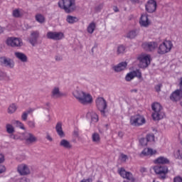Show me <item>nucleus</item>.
I'll return each instance as SVG.
<instances>
[{"mask_svg":"<svg viewBox=\"0 0 182 182\" xmlns=\"http://www.w3.org/2000/svg\"><path fill=\"white\" fill-rule=\"evenodd\" d=\"M6 171V168L4 165H0V174H2V173H5Z\"/></svg>","mask_w":182,"mask_h":182,"instance_id":"obj_46","label":"nucleus"},{"mask_svg":"<svg viewBox=\"0 0 182 182\" xmlns=\"http://www.w3.org/2000/svg\"><path fill=\"white\" fill-rule=\"evenodd\" d=\"M28 112H23L22 115H21V119L23 121V122H26L28 120Z\"/></svg>","mask_w":182,"mask_h":182,"instance_id":"obj_41","label":"nucleus"},{"mask_svg":"<svg viewBox=\"0 0 182 182\" xmlns=\"http://www.w3.org/2000/svg\"><path fill=\"white\" fill-rule=\"evenodd\" d=\"M144 123H146V119L142 115L136 114L130 118V124H132V126H141V124H144Z\"/></svg>","mask_w":182,"mask_h":182,"instance_id":"obj_7","label":"nucleus"},{"mask_svg":"<svg viewBox=\"0 0 182 182\" xmlns=\"http://www.w3.org/2000/svg\"><path fill=\"white\" fill-rule=\"evenodd\" d=\"M161 87H163L162 84H158L155 86V90L159 93V92H161Z\"/></svg>","mask_w":182,"mask_h":182,"instance_id":"obj_43","label":"nucleus"},{"mask_svg":"<svg viewBox=\"0 0 182 182\" xmlns=\"http://www.w3.org/2000/svg\"><path fill=\"white\" fill-rule=\"evenodd\" d=\"M119 136H122V134L120 132H119Z\"/></svg>","mask_w":182,"mask_h":182,"instance_id":"obj_62","label":"nucleus"},{"mask_svg":"<svg viewBox=\"0 0 182 182\" xmlns=\"http://www.w3.org/2000/svg\"><path fill=\"white\" fill-rule=\"evenodd\" d=\"M155 164H168L170 160L164 156H159L154 161Z\"/></svg>","mask_w":182,"mask_h":182,"instance_id":"obj_25","label":"nucleus"},{"mask_svg":"<svg viewBox=\"0 0 182 182\" xmlns=\"http://www.w3.org/2000/svg\"><path fill=\"white\" fill-rule=\"evenodd\" d=\"M17 109L18 107L15 103L11 104L8 107L7 113H9V114H13V113H15V112H16Z\"/></svg>","mask_w":182,"mask_h":182,"instance_id":"obj_29","label":"nucleus"},{"mask_svg":"<svg viewBox=\"0 0 182 182\" xmlns=\"http://www.w3.org/2000/svg\"><path fill=\"white\" fill-rule=\"evenodd\" d=\"M92 137V141H94V143H99V141H100V136L99 135V134L94 133Z\"/></svg>","mask_w":182,"mask_h":182,"instance_id":"obj_37","label":"nucleus"},{"mask_svg":"<svg viewBox=\"0 0 182 182\" xmlns=\"http://www.w3.org/2000/svg\"><path fill=\"white\" fill-rule=\"evenodd\" d=\"M159 47V44L157 42H148L144 43L142 44V48L147 50L148 52H153V50H156Z\"/></svg>","mask_w":182,"mask_h":182,"instance_id":"obj_15","label":"nucleus"},{"mask_svg":"<svg viewBox=\"0 0 182 182\" xmlns=\"http://www.w3.org/2000/svg\"><path fill=\"white\" fill-rule=\"evenodd\" d=\"M95 103L97 108L98 110H100L101 114L102 116H105L106 112H105V110H106L107 107V102H106L105 99L103 97H98L96 100Z\"/></svg>","mask_w":182,"mask_h":182,"instance_id":"obj_6","label":"nucleus"},{"mask_svg":"<svg viewBox=\"0 0 182 182\" xmlns=\"http://www.w3.org/2000/svg\"><path fill=\"white\" fill-rule=\"evenodd\" d=\"M119 136H122V134L120 132H119Z\"/></svg>","mask_w":182,"mask_h":182,"instance_id":"obj_63","label":"nucleus"},{"mask_svg":"<svg viewBox=\"0 0 182 182\" xmlns=\"http://www.w3.org/2000/svg\"><path fill=\"white\" fill-rule=\"evenodd\" d=\"M121 157H122V161H126V160H127V156L125 154H122Z\"/></svg>","mask_w":182,"mask_h":182,"instance_id":"obj_51","label":"nucleus"},{"mask_svg":"<svg viewBox=\"0 0 182 182\" xmlns=\"http://www.w3.org/2000/svg\"><path fill=\"white\" fill-rule=\"evenodd\" d=\"M66 21L67 22H68V23H75V22H77L79 21V18L75 16H68Z\"/></svg>","mask_w":182,"mask_h":182,"instance_id":"obj_33","label":"nucleus"},{"mask_svg":"<svg viewBox=\"0 0 182 182\" xmlns=\"http://www.w3.org/2000/svg\"><path fill=\"white\" fill-rule=\"evenodd\" d=\"M132 4H139L140 2L139 0H130Z\"/></svg>","mask_w":182,"mask_h":182,"instance_id":"obj_53","label":"nucleus"},{"mask_svg":"<svg viewBox=\"0 0 182 182\" xmlns=\"http://www.w3.org/2000/svg\"><path fill=\"white\" fill-rule=\"evenodd\" d=\"M36 21H37V22H38L39 23H44L46 18L45 16H43V15L37 14L36 16Z\"/></svg>","mask_w":182,"mask_h":182,"instance_id":"obj_35","label":"nucleus"},{"mask_svg":"<svg viewBox=\"0 0 182 182\" xmlns=\"http://www.w3.org/2000/svg\"><path fill=\"white\" fill-rule=\"evenodd\" d=\"M139 29L132 30L127 34V38H129V39H134V38L139 35Z\"/></svg>","mask_w":182,"mask_h":182,"instance_id":"obj_27","label":"nucleus"},{"mask_svg":"<svg viewBox=\"0 0 182 182\" xmlns=\"http://www.w3.org/2000/svg\"><path fill=\"white\" fill-rule=\"evenodd\" d=\"M171 48H173V43L170 41H164L162 44H161L158 49V53L159 55H164L165 53H168L171 50Z\"/></svg>","mask_w":182,"mask_h":182,"instance_id":"obj_5","label":"nucleus"},{"mask_svg":"<svg viewBox=\"0 0 182 182\" xmlns=\"http://www.w3.org/2000/svg\"><path fill=\"white\" fill-rule=\"evenodd\" d=\"M180 105H181V107H182V101L180 102Z\"/></svg>","mask_w":182,"mask_h":182,"instance_id":"obj_61","label":"nucleus"},{"mask_svg":"<svg viewBox=\"0 0 182 182\" xmlns=\"http://www.w3.org/2000/svg\"><path fill=\"white\" fill-rule=\"evenodd\" d=\"M126 68H127V62H122L119 63L118 65H114L112 67L113 70H114V72H122V70H124V69H126Z\"/></svg>","mask_w":182,"mask_h":182,"instance_id":"obj_22","label":"nucleus"},{"mask_svg":"<svg viewBox=\"0 0 182 182\" xmlns=\"http://www.w3.org/2000/svg\"><path fill=\"white\" fill-rule=\"evenodd\" d=\"M12 15L14 18H21V16H22V14L21 13L19 9L14 10Z\"/></svg>","mask_w":182,"mask_h":182,"instance_id":"obj_36","label":"nucleus"},{"mask_svg":"<svg viewBox=\"0 0 182 182\" xmlns=\"http://www.w3.org/2000/svg\"><path fill=\"white\" fill-rule=\"evenodd\" d=\"M6 77V73L3 71H0V80H4Z\"/></svg>","mask_w":182,"mask_h":182,"instance_id":"obj_45","label":"nucleus"},{"mask_svg":"<svg viewBox=\"0 0 182 182\" xmlns=\"http://www.w3.org/2000/svg\"><path fill=\"white\" fill-rule=\"evenodd\" d=\"M14 55L23 63H26V62H28V56H26L23 53L15 52Z\"/></svg>","mask_w":182,"mask_h":182,"instance_id":"obj_23","label":"nucleus"},{"mask_svg":"<svg viewBox=\"0 0 182 182\" xmlns=\"http://www.w3.org/2000/svg\"><path fill=\"white\" fill-rule=\"evenodd\" d=\"M19 182H30V181L28 178L23 177L20 179Z\"/></svg>","mask_w":182,"mask_h":182,"instance_id":"obj_49","label":"nucleus"},{"mask_svg":"<svg viewBox=\"0 0 182 182\" xmlns=\"http://www.w3.org/2000/svg\"><path fill=\"white\" fill-rule=\"evenodd\" d=\"M134 77H138V79H141V72L139 70H134L129 73L126 77L125 80L127 82H130V80L134 79Z\"/></svg>","mask_w":182,"mask_h":182,"instance_id":"obj_16","label":"nucleus"},{"mask_svg":"<svg viewBox=\"0 0 182 182\" xmlns=\"http://www.w3.org/2000/svg\"><path fill=\"white\" fill-rule=\"evenodd\" d=\"M180 86L182 87V77L181 78Z\"/></svg>","mask_w":182,"mask_h":182,"instance_id":"obj_60","label":"nucleus"},{"mask_svg":"<svg viewBox=\"0 0 182 182\" xmlns=\"http://www.w3.org/2000/svg\"><path fill=\"white\" fill-rule=\"evenodd\" d=\"M154 171L156 174H159L160 180H166L168 168L164 165H156L154 167Z\"/></svg>","mask_w":182,"mask_h":182,"instance_id":"obj_4","label":"nucleus"},{"mask_svg":"<svg viewBox=\"0 0 182 182\" xmlns=\"http://www.w3.org/2000/svg\"><path fill=\"white\" fill-rule=\"evenodd\" d=\"M46 139L48 140L49 141H53V139H52V136H50V134H49V132L46 133Z\"/></svg>","mask_w":182,"mask_h":182,"instance_id":"obj_47","label":"nucleus"},{"mask_svg":"<svg viewBox=\"0 0 182 182\" xmlns=\"http://www.w3.org/2000/svg\"><path fill=\"white\" fill-rule=\"evenodd\" d=\"M97 8H99L100 9H102L103 8V5L102 4H100Z\"/></svg>","mask_w":182,"mask_h":182,"instance_id":"obj_59","label":"nucleus"},{"mask_svg":"<svg viewBox=\"0 0 182 182\" xmlns=\"http://www.w3.org/2000/svg\"><path fill=\"white\" fill-rule=\"evenodd\" d=\"M13 123L14 124H16L17 127L22 129V130H25V127L23 126V124L21 122V121H14Z\"/></svg>","mask_w":182,"mask_h":182,"instance_id":"obj_38","label":"nucleus"},{"mask_svg":"<svg viewBox=\"0 0 182 182\" xmlns=\"http://www.w3.org/2000/svg\"><path fill=\"white\" fill-rule=\"evenodd\" d=\"M138 60H139V66L141 69H145L151 63L149 55H141L138 58Z\"/></svg>","mask_w":182,"mask_h":182,"instance_id":"obj_9","label":"nucleus"},{"mask_svg":"<svg viewBox=\"0 0 182 182\" xmlns=\"http://www.w3.org/2000/svg\"><path fill=\"white\" fill-rule=\"evenodd\" d=\"M58 6L61 9H64L66 14H71L76 11V1L75 0H60Z\"/></svg>","mask_w":182,"mask_h":182,"instance_id":"obj_2","label":"nucleus"},{"mask_svg":"<svg viewBox=\"0 0 182 182\" xmlns=\"http://www.w3.org/2000/svg\"><path fill=\"white\" fill-rule=\"evenodd\" d=\"M126 53V46L124 45H119L117 48V55H123Z\"/></svg>","mask_w":182,"mask_h":182,"instance_id":"obj_30","label":"nucleus"},{"mask_svg":"<svg viewBox=\"0 0 182 182\" xmlns=\"http://www.w3.org/2000/svg\"><path fill=\"white\" fill-rule=\"evenodd\" d=\"M139 143H140L141 146H147V143H148L147 139L146 138H141L139 139Z\"/></svg>","mask_w":182,"mask_h":182,"instance_id":"obj_39","label":"nucleus"},{"mask_svg":"<svg viewBox=\"0 0 182 182\" xmlns=\"http://www.w3.org/2000/svg\"><path fill=\"white\" fill-rule=\"evenodd\" d=\"M55 130L60 137H65V132H63V129H62V122L57 123Z\"/></svg>","mask_w":182,"mask_h":182,"instance_id":"obj_26","label":"nucleus"},{"mask_svg":"<svg viewBox=\"0 0 182 182\" xmlns=\"http://www.w3.org/2000/svg\"><path fill=\"white\" fill-rule=\"evenodd\" d=\"M155 153L156 151H153L152 149L146 148L140 154V157H144L146 156H153V154H155Z\"/></svg>","mask_w":182,"mask_h":182,"instance_id":"obj_24","label":"nucleus"},{"mask_svg":"<svg viewBox=\"0 0 182 182\" xmlns=\"http://www.w3.org/2000/svg\"><path fill=\"white\" fill-rule=\"evenodd\" d=\"M137 93V90L136 89H133V90H131V93Z\"/></svg>","mask_w":182,"mask_h":182,"instance_id":"obj_57","label":"nucleus"},{"mask_svg":"<svg viewBox=\"0 0 182 182\" xmlns=\"http://www.w3.org/2000/svg\"><path fill=\"white\" fill-rule=\"evenodd\" d=\"M60 146L64 147V149H72V144L66 139H62L60 142Z\"/></svg>","mask_w":182,"mask_h":182,"instance_id":"obj_28","label":"nucleus"},{"mask_svg":"<svg viewBox=\"0 0 182 182\" xmlns=\"http://www.w3.org/2000/svg\"><path fill=\"white\" fill-rule=\"evenodd\" d=\"M55 60H62V58H60V57H55Z\"/></svg>","mask_w":182,"mask_h":182,"instance_id":"obj_58","label":"nucleus"},{"mask_svg":"<svg viewBox=\"0 0 182 182\" xmlns=\"http://www.w3.org/2000/svg\"><path fill=\"white\" fill-rule=\"evenodd\" d=\"M171 100L172 102H178L182 99V89L175 90L170 96Z\"/></svg>","mask_w":182,"mask_h":182,"instance_id":"obj_17","label":"nucleus"},{"mask_svg":"<svg viewBox=\"0 0 182 182\" xmlns=\"http://www.w3.org/2000/svg\"><path fill=\"white\" fill-rule=\"evenodd\" d=\"M6 129L9 134H12V133H15V128H14V126H12V124H7L6 125Z\"/></svg>","mask_w":182,"mask_h":182,"instance_id":"obj_34","label":"nucleus"},{"mask_svg":"<svg viewBox=\"0 0 182 182\" xmlns=\"http://www.w3.org/2000/svg\"><path fill=\"white\" fill-rule=\"evenodd\" d=\"M5 161V156L2 154H0V164L4 163Z\"/></svg>","mask_w":182,"mask_h":182,"instance_id":"obj_50","label":"nucleus"},{"mask_svg":"<svg viewBox=\"0 0 182 182\" xmlns=\"http://www.w3.org/2000/svg\"><path fill=\"white\" fill-rule=\"evenodd\" d=\"M10 139H13L14 140H16L18 139V137H16V135L11 134L10 135Z\"/></svg>","mask_w":182,"mask_h":182,"instance_id":"obj_52","label":"nucleus"},{"mask_svg":"<svg viewBox=\"0 0 182 182\" xmlns=\"http://www.w3.org/2000/svg\"><path fill=\"white\" fill-rule=\"evenodd\" d=\"M47 39L52 41H62L65 38V34L63 32L48 31L46 34Z\"/></svg>","mask_w":182,"mask_h":182,"instance_id":"obj_8","label":"nucleus"},{"mask_svg":"<svg viewBox=\"0 0 182 182\" xmlns=\"http://www.w3.org/2000/svg\"><path fill=\"white\" fill-rule=\"evenodd\" d=\"M6 44L11 48L22 46V40L15 37H9L6 40Z\"/></svg>","mask_w":182,"mask_h":182,"instance_id":"obj_10","label":"nucleus"},{"mask_svg":"<svg viewBox=\"0 0 182 182\" xmlns=\"http://www.w3.org/2000/svg\"><path fill=\"white\" fill-rule=\"evenodd\" d=\"M27 124L31 129H35L36 127L35 121H28Z\"/></svg>","mask_w":182,"mask_h":182,"instance_id":"obj_42","label":"nucleus"},{"mask_svg":"<svg viewBox=\"0 0 182 182\" xmlns=\"http://www.w3.org/2000/svg\"><path fill=\"white\" fill-rule=\"evenodd\" d=\"M5 31V28L0 26V34L4 33V31Z\"/></svg>","mask_w":182,"mask_h":182,"instance_id":"obj_55","label":"nucleus"},{"mask_svg":"<svg viewBox=\"0 0 182 182\" xmlns=\"http://www.w3.org/2000/svg\"><path fill=\"white\" fill-rule=\"evenodd\" d=\"M113 10L114 11V12H119V9L117 8V6H114Z\"/></svg>","mask_w":182,"mask_h":182,"instance_id":"obj_54","label":"nucleus"},{"mask_svg":"<svg viewBox=\"0 0 182 182\" xmlns=\"http://www.w3.org/2000/svg\"><path fill=\"white\" fill-rule=\"evenodd\" d=\"M119 174L123 178H127V180H129V181L134 182L136 181V179L134 177H133V174L130 172L126 171L124 168H121L118 170Z\"/></svg>","mask_w":182,"mask_h":182,"instance_id":"obj_13","label":"nucleus"},{"mask_svg":"<svg viewBox=\"0 0 182 182\" xmlns=\"http://www.w3.org/2000/svg\"><path fill=\"white\" fill-rule=\"evenodd\" d=\"M26 144H33L38 141V138L32 133H26L24 136Z\"/></svg>","mask_w":182,"mask_h":182,"instance_id":"obj_19","label":"nucleus"},{"mask_svg":"<svg viewBox=\"0 0 182 182\" xmlns=\"http://www.w3.org/2000/svg\"><path fill=\"white\" fill-rule=\"evenodd\" d=\"M0 63L6 68H10V69L14 68V66H15V62H14V60L7 57H1Z\"/></svg>","mask_w":182,"mask_h":182,"instance_id":"obj_14","label":"nucleus"},{"mask_svg":"<svg viewBox=\"0 0 182 182\" xmlns=\"http://www.w3.org/2000/svg\"><path fill=\"white\" fill-rule=\"evenodd\" d=\"M73 95L74 97H75V99H77V100L81 105H90L93 102V98L92 97V95L83 91L77 90L73 92Z\"/></svg>","mask_w":182,"mask_h":182,"instance_id":"obj_1","label":"nucleus"},{"mask_svg":"<svg viewBox=\"0 0 182 182\" xmlns=\"http://www.w3.org/2000/svg\"><path fill=\"white\" fill-rule=\"evenodd\" d=\"M139 23L141 26L147 28L151 23V22L150 20H149V16H147V14H142L139 20Z\"/></svg>","mask_w":182,"mask_h":182,"instance_id":"obj_21","label":"nucleus"},{"mask_svg":"<svg viewBox=\"0 0 182 182\" xmlns=\"http://www.w3.org/2000/svg\"><path fill=\"white\" fill-rule=\"evenodd\" d=\"M147 141H154V134H147L146 137Z\"/></svg>","mask_w":182,"mask_h":182,"instance_id":"obj_40","label":"nucleus"},{"mask_svg":"<svg viewBox=\"0 0 182 182\" xmlns=\"http://www.w3.org/2000/svg\"><path fill=\"white\" fill-rule=\"evenodd\" d=\"M173 182H182V178L180 176H177L174 178Z\"/></svg>","mask_w":182,"mask_h":182,"instance_id":"obj_48","label":"nucleus"},{"mask_svg":"<svg viewBox=\"0 0 182 182\" xmlns=\"http://www.w3.org/2000/svg\"><path fill=\"white\" fill-rule=\"evenodd\" d=\"M17 171L21 174V176H28V174H31V171L29 168L26 166V164H20L18 166Z\"/></svg>","mask_w":182,"mask_h":182,"instance_id":"obj_18","label":"nucleus"},{"mask_svg":"<svg viewBox=\"0 0 182 182\" xmlns=\"http://www.w3.org/2000/svg\"><path fill=\"white\" fill-rule=\"evenodd\" d=\"M95 29H96V23L95 22H92L88 25L87 31L88 33L92 34L95 32Z\"/></svg>","mask_w":182,"mask_h":182,"instance_id":"obj_31","label":"nucleus"},{"mask_svg":"<svg viewBox=\"0 0 182 182\" xmlns=\"http://www.w3.org/2000/svg\"><path fill=\"white\" fill-rule=\"evenodd\" d=\"M41 36V33L38 31H33L31 32L30 36L28 38V42L33 46H36L38 45V40Z\"/></svg>","mask_w":182,"mask_h":182,"instance_id":"obj_11","label":"nucleus"},{"mask_svg":"<svg viewBox=\"0 0 182 182\" xmlns=\"http://www.w3.org/2000/svg\"><path fill=\"white\" fill-rule=\"evenodd\" d=\"M176 157L180 160L182 159V149H179L176 151Z\"/></svg>","mask_w":182,"mask_h":182,"instance_id":"obj_44","label":"nucleus"},{"mask_svg":"<svg viewBox=\"0 0 182 182\" xmlns=\"http://www.w3.org/2000/svg\"><path fill=\"white\" fill-rule=\"evenodd\" d=\"M63 96H65V95L63 92H60V88H59V87H55L51 90V97L53 99H59Z\"/></svg>","mask_w":182,"mask_h":182,"instance_id":"obj_20","label":"nucleus"},{"mask_svg":"<svg viewBox=\"0 0 182 182\" xmlns=\"http://www.w3.org/2000/svg\"><path fill=\"white\" fill-rule=\"evenodd\" d=\"M146 12L149 14H153V12H156V9H157V2L156 0H149L145 5Z\"/></svg>","mask_w":182,"mask_h":182,"instance_id":"obj_12","label":"nucleus"},{"mask_svg":"<svg viewBox=\"0 0 182 182\" xmlns=\"http://www.w3.org/2000/svg\"><path fill=\"white\" fill-rule=\"evenodd\" d=\"M32 112H33V109H29L26 112L28 113V114H29V113H32Z\"/></svg>","mask_w":182,"mask_h":182,"instance_id":"obj_56","label":"nucleus"},{"mask_svg":"<svg viewBox=\"0 0 182 182\" xmlns=\"http://www.w3.org/2000/svg\"><path fill=\"white\" fill-rule=\"evenodd\" d=\"M88 114L91 116L92 123H97V122H99V116H97V114H96V112H92Z\"/></svg>","mask_w":182,"mask_h":182,"instance_id":"obj_32","label":"nucleus"},{"mask_svg":"<svg viewBox=\"0 0 182 182\" xmlns=\"http://www.w3.org/2000/svg\"><path fill=\"white\" fill-rule=\"evenodd\" d=\"M153 113L152 119L154 120H161L165 116L164 112H163V107L159 102H154L151 105Z\"/></svg>","mask_w":182,"mask_h":182,"instance_id":"obj_3","label":"nucleus"}]
</instances>
